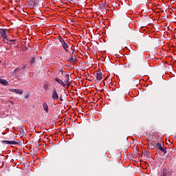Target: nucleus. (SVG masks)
Masks as SVG:
<instances>
[{"label": "nucleus", "mask_w": 176, "mask_h": 176, "mask_svg": "<svg viewBox=\"0 0 176 176\" xmlns=\"http://www.w3.org/2000/svg\"><path fill=\"white\" fill-rule=\"evenodd\" d=\"M19 129L20 130H22V131H24V126L23 125L19 126Z\"/></svg>", "instance_id": "b1692460"}, {"label": "nucleus", "mask_w": 176, "mask_h": 176, "mask_svg": "<svg viewBox=\"0 0 176 176\" xmlns=\"http://www.w3.org/2000/svg\"><path fill=\"white\" fill-rule=\"evenodd\" d=\"M2 144H6V145H17L19 144L16 141H9V140H1Z\"/></svg>", "instance_id": "20e7f679"}, {"label": "nucleus", "mask_w": 176, "mask_h": 176, "mask_svg": "<svg viewBox=\"0 0 176 176\" xmlns=\"http://www.w3.org/2000/svg\"><path fill=\"white\" fill-rule=\"evenodd\" d=\"M24 97H25V98H30V94H29V93L25 94L24 95Z\"/></svg>", "instance_id": "4be33fe9"}, {"label": "nucleus", "mask_w": 176, "mask_h": 176, "mask_svg": "<svg viewBox=\"0 0 176 176\" xmlns=\"http://www.w3.org/2000/svg\"><path fill=\"white\" fill-rule=\"evenodd\" d=\"M59 100H60V101H61V102L64 101V99L63 98V96H60V97H59Z\"/></svg>", "instance_id": "bb28decb"}, {"label": "nucleus", "mask_w": 176, "mask_h": 176, "mask_svg": "<svg viewBox=\"0 0 176 176\" xmlns=\"http://www.w3.org/2000/svg\"><path fill=\"white\" fill-rule=\"evenodd\" d=\"M43 108L44 111H45L46 113H49V106L47 105V103L44 102L43 104Z\"/></svg>", "instance_id": "0eeeda50"}, {"label": "nucleus", "mask_w": 176, "mask_h": 176, "mask_svg": "<svg viewBox=\"0 0 176 176\" xmlns=\"http://www.w3.org/2000/svg\"><path fill=\"white\" fill-rule=\"evenodd\" d=\"M54 80L57 82V83H59L60 86H63V87H65V83H64V81L63 80L58 78H55Z\"/></svg>", "instance_id": "39448f33"}, {"label": "nucleus", "mask_w": 176, "mask_h": 176, "mask_svg": "<svg viewBox=\"0 0 176 176\" xmlns=\"http://www.w3.org/2000/svg\"><path fill=\"white\" fill-rule=\"evenodd\" d=\"M28 5H30V6H34V4H32V0H30L28 2Z\"/></svg>", "instance_id": "aec40b11"}, {"label": "nucleus", "mask_w": 176, "mask_h": 176, "mask_svg": "<svg viewBox=\"0 0 176 176\" xmlns=\"http://www.w3.org/2000/svg\"><path fill=\"white\" fill-rule=\"evenodd\" d=\"M140 27H142V25H140Z\"/></svg>", "instance_id": "e433bc0d"}, {"label": "nucleus", "mask_w": 176, "mask_h": 176, "mask_svg": "<svg viewBox=\"0 0 176 176\" xmlns=\"http://www.w3.org/2000/svg\"><path fill=\"white\" fill-rule=\"evenodd\" d=\"M30 63L32 65L35 64V57H31L30 59Z\"/></svg>", "instance_id": "4468645a"}, {"label": "nucleus", "mask_w": 176, "mask_h": 176, "mask_svg": "<svg viewBox=\"0 0 176 176\" xmlns=\"http://www.w3.org/2000/svg\"><path fill=\"white\" fill-rule=\"evenodd\" d=\"M72 25H75V23L72 24Z\"/></svg>", "instance_id": "f704fd0d"}, {"label": "nucleus", "mask_w": 176, "mask_h": 176, "mask_svg": "<svg viewBox=\"0 0 176 176\" xmlns=\"http://www.w3.org/2000/svg\"><path fill=\"white\" fill-rule=\"evenodd\" d=\"M0 83L1 85H3V86H9V82H8V80L3 78H0Z\"/></svg>", "instance_id": "423d86ee"}, {"label": "nucleus", "mask_w": 176, "mask_h": 176, "mask_svg": "<svg viewBox=\"0 0 176 176\" xmlns=\"http://www.w3.org/2000/svg\"><path fill=\"white\" fill-rule=\"evenodd\" d=\"M62 46H63L64 50H65V52H67V53H68V44H67V43L65 41L62 44Z\"/></svg>", "instance_id": "1a4fd4ad"}, {"label": "nucleus", "mask_w": 176, "mask_h": 176, "mask_svg": "<svg viewBox=\"0 0 176 176\" xmlns=\"http://www.w3.org/2000/svg\"><path fill=\"white\" fill-rule=\"evenodd\" d=\"M67 86H71V82L68 81L67 82H65Z\"/></svg>", "instance_id": "cd10ccee"}, {"label": "nucleus", "mask_w": 176, "mask_h": 176, "mask_svg": "<svg viewBox=\"0 0 176 176\" xmlns=\"http://www.w3.org/2000/svg\"><path fill=\"white\" fill-rule=\"evenodd\" d=\"M152 21H153V19H152L151 17L146 18L145 21L146 23H152Z\"/></svg>", "instance_id": "f3484780"}, {"label": "nucleus", "mask_w": 176, "mask_h": 176, "mask_svg": "<svg viewBox=\"0 0 176 176\" xmlns=\"http://www.w3.org/2000/svg\"><path fill=\"white\" fill-rule=\"evenodd\" d=\"M96 79H97V80H101L102 79V73L97 72L96 73Z\"/></svg>", "instance_id": "6e6552de"}, {"label": "nucleus", "mask_w": 176, "mask_h": 176, "mask_svg": "<svg viewBox=\"0 0 176 176\" xmlns=\"http://www.w3.org/2000/svg\"><path fill=\"white\" fill-rule=\"evenodd\" d=\"M125 68L126 69H130L131 68H133V64L131 63L125 64Z\"/></svg>", "instance_id": "f8f14e48"}, {"label": "nucleus", "mask_w": 176, "mask_h": 176, "mask_svg": "<svg viewBox=\"0 0 176 176\" xmlns=\"http://www.w3.org/2000/svg\"><path fill=\"white\" fill-rule=\"evenodd\" d=\"M9 102H10V104H11L12 105H14V102H13V101H12V100H10Z\"/></svg>", "instance_id": "c756f323"}, {"label": "nucleus", "mask_w": 176, "mask_h": 176, "mask_svg": "<svg viewBox=\"0 0 176 176\" xmlns=\"http://www.w3.org/2000/svg\"><path fill=\"white\" fill-rule=\"evenodd\" d=\"M53 25V27H56L57 25Z\"/></svg>", "instance_id": "72a5a7b5"}, {"label": "nucleus", "mask_w": 176, "mask_h": 176, "mask_svg": "<svg viewBox=\"0 0 176 176\" xmlns=\"http://www.w3.org/2000/svg\"><path fill=\"white\" fill-rule=\"evenodd\" d=\"M75 55H72L71 58L69 59V63H75Z\"/></svg>", "instance_id": "9b49d317"}, {"label": "nucleus", "mask_w": 176, "mask_h": 176, "mask_svg": "<svg viewBox=\"0 0 176 176\" xmlns=\"http://www.w3.org/2000/svg\"><path fill=\"white\" fill-rule=\"evenodd\" d=\"M32 3H33L32 8H35V6H38V5L39 3V1H38V0H33L32 1Z\"/></svg>", "instance_id": "9d476101"}, {"label": "nucleus", "mask_w": 176, "mask_h": 176, "mask_svg": "<svg viewBox=\"0 0 176 176\" xmlns=\"http://www.w3.org/2000/svg\"><path fill=\"white\" fill-rule=\"evenodd\" d=\"M14 72H20V68L19 67H16L14 70Z\"/></svg>", "instance_id": "412c9836"}, {"label": "nucleus", "mask_w": 176, "mask_h": 176, "mask_svg": "<svg viewBox=\"0 0 176 176\" xmlns=\"http://www.w3.org/2000/svg\"><path fill=\"white\" fill-rule=\"evenodd\" d=\"M65 78V83H68V81H69V74H66Z\"/></svg>", "instance_id": "ddd939ff"}, {"label": "nucleus", "mask_w": 176, "mask_h": 176, "mask_svg": "<svg viewBox=\"0 0 176 176\" xmlns=\"http://www.w3.org/2000/svg\"><path fill=\"white\" fill-rule=\"evenodd\" d=\"M14 93L16 94H23V91H21V89H16Z\"/></svg>", "instance_id": "2eb2a0df"}, {"label": "nucleus", "mask_w": 176, "mask_h": 176, "mask_svg": "<svg viewBox=\"0 0 176 176\" xmlns=\"http://www.w3.org/2000/svg\"><path fill=\"white\" fill-rule=\"evenodd\" d=\"M150 148H151V149H155V146L154 144H151L150 145Z\"/></svg>", "instance_id": "393cba45"}, {"label": "nucleus", "mask_w": 176, "mask_h": 176, "mask_svg": "<svg viewBox=\"0 0 176 176\" xmlns=\"http://www.w3.org/2000/svg\"><path fill=\"white\" fill-rule=\"evenodd\" d=\"M142 156H145L146 157H149V155H148V151H143Z\"/></svg>", "instance_id": "a211bd4d"}, {"label": "nucleus", "mask_w": 176, "mask_h": 176, "mask_svg": "<svg viewBox=\"0 0 176 176\" xmlns=\"http://www.w3.org/2000/svg\"><path fill=\"white\" fill-rule=\"evenodd\" d=\"M9 42H16V39L8 40Z\"/></svg>", "instance_id": "c85d7f7f"}, {"label": "nucleus", "mask_w": 176, "mask_h": 176, "mask_svg": "<svg viewBox=\"0 0 176 176\" xmlns=\"http://www.w3.org/2000/svg\"><path fill=\"white\" fill-rule=\"evenodd\" d=\"M0 36L3 38V41L6 42V43H9V39H8V36H6V33L5 30L0 31Z\"/></svg>", "instance_id": "7ed1b4c3"}, {"label": "nucleus", "mask_w": 176, "mask_h": 176, "mask_svg": "<svg viewBox=\"0 0 176 176\" xmlns=\"http://www.w3.org/2000/svg\"><path fill=\"white\" fill-rule=\"evenodd\" d=\"M103 24V25H102V27L104 28V25H105L104 23H102Z\"/></svg>", "instance_id": "c9c22d12"}, {"label": "nucleus", "mask_w": 176, "mask_h": 176, "mask_svg": "<svg viewBox=\"0 0 176 176\" xmlns=\"http://www.w3.org/2000/svg\"><path fill=\"white\" fill-rule=\"evenodd\" d=\"M69 3H72L74 2L73 0H69Z\"/></svg>", "instance_id": "2f4dec72"}, {"label": "nucleus", "mask_w": 176, "mask_h": 176, "mask_svg": "<svg viewBox=\"0 0 176 176\" xmlns=\"http://www.w3.org/2000/svg\"><path fill=\"white\" fill-rule=\"evenodd\" d=\"M156 149L161 151V152H163V153H167V149L166 147L162 146L161 143H155Z\"/></svg>", "instance_id": "f257e3e1"}, {"label": "nucleus", "mask_w": 176, "mask_h": 176, "mask_svg": "<svg viewBox=\"0 0 176 176\" xmlns=\"http://www.w3.org/2000/svg\"><path fill=\"white\" fill-rule=\"evenodd\" d=\"M43 89H44V90H47V89H49V86H47V85H45L43 86Z\"/></svg>", "instance_id": "5701e85b"}, {"label": "nucleus", "mask_w": 176, "mask_h": 176, "mask_svg": "<svg viewBox=\"0 0 176 176\" xmlns=\"http://www.w3.org/2000/svg\"><path fill=\"white\" fill-rule=\"evenodd\" d=\"M58 39H59V42H60L61 45H63V43H64L65 42V41H64L63 39V38H61V36H60L58 37Z\"/></svg>", "instance_id": "6ab92c4d"}, {"label": "nucleus", "mask_w": 176, "mask_h": 176, "mask_svg": "<svg viewBox=\"0 0 176 176\" xmlns=\"http://www.w3.org/2000/svg\"><path fill=\"white\" fill-rule=\"evenodd\" d=\"M60 72L61 74H63V73L64 72V71H63V69H60V70H59L58 74H60Z\"/></svg>", "instance_id": "7c9ffc66"}, {"label": "nucleus", "mask_w": 176, "mask_h": 176, "mask_svg": "<svg viewBox=\"0 0 176 176\" xmlns=\"http://www.w3.org/2000/svg\"><path fill=\"white\" fill-rule=\"evenodd\" d=\"M138 155H140V153H138V151H137L136 152H135L134 153L132 154V156L134 158H137V157H138Z\"/></svg>", "instance_id": "dca6fc26"}, {"label": "nucleus", "mask_w": 176, "mask_h": 176, "mask_svg": "<svg viewBox=\"0 0 176 176\" xmlns=\"http://www.w3.org/2000/svg\"><path fill=\"white\" fill-rule=\"evenodd\" d=\"M74 51H73V52H72V56H75V54H74Z\"/></svg>", "instance_id": "473e14b6"}, {"label": "nucleus", "mask_w": 176, "mask_h": 176, "mask_svg": "<svg viewBox=\"0 0 176 176\" xmlns=\"http://www.w3.org/2000/svg\"><path fill=\"white\" fill-rule=\"evenodd\" d=\"M16 89H9V91H11L12 93H14Z\"/></svg>", "instance_id": "a878e982"}, {"label": "nucleus", "mask_w": 176, "mask_h": 176, "mask_svg": "<svg viewBox=\"0 0 176 176\" xmlns=\"http://www.w3.org/2000/svg\"><path fill=\"white\" fill-rule=\"evenodd\" d=\"M52 98L54 101H57L58 100V94L57 93V89L54 87L52 93Z\"/></svg>", "instance_id": "f03ea898"}]
</instances>
